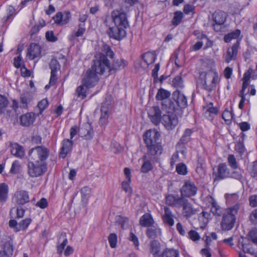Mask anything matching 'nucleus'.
<instances>
[{"label":"nucleus","mask_w":257,"mask_h":257,"mask_svg":"<svg viewBox=\"0 0 257 257\" xmlns=\"http://www.w3.org/2000/svg\"><path fill=\"white\" fill-rule=\"evenodd\" d=\"M2 248L3 250L0 251V257H12L14 251L13 242L7 241Z\"/></svg>","instance_id":"a878e982"},{"label":"nucleus","mask_w":257,"mask_h":257,"mask_svg":"<svg viewBox=\"0 0 257 257\" xmlns=\"http://www.w3.org/2000/svg\"><path fill=\"white\" fill-rule=\"evenodd\" d=\"M173 84L175 87L181 88L183 87V83L181 76H177L173 80Z\"/></svg>","instance_id":"bf43d9fd"},{"label":"nucleus","mask_w":257,"mask_h":257,"mask_svg":"<svg viewBox=\"0 0 257 257\" xmlns=\"http://www.w3.org/2000/svg\"><path fill=\"white\" fill-rule=\"evenodd\" d=\"M146 235L149 238H157L161 235V229L157 226L152 225L147 229Z\"/></svg>","instance_id":"bb28decb"},{"label":"nucleus","mask_w":257,"mask_h":257,"mask_svg":"<svg viewBox=\"0 0 257 257\" xmlns=\"http://www.w3.org/2000/svg\"><path fill=\"white\" fill-rule=\"evenodd\" d=\"M183 14L181 11L175 12L174 17L172 20V24L174 26L179 25L183 19Z\"/></svg>","instance_id":"58836bf2"},{"label":"nucleus","mask_w":257,"mask_h":257,"mask_svg":"<svg viewBox=\"0 0 257 257\" xmlns=\"http://www.w3.org/2000/svg\"><path fill=\"white\" fill-rule=\"evenodd\" d=\"M41 54V47L36 44H31L28 50L27 56L31 59L34 60L35 58L40 57Z\"/></svg>","instance_id":"aec40b11"},{"label":"nucleus","mask_w":257,"mask_h":257,"mask_svg":"<svg viewBox=\"0 0 257 257\" xmlns=\"http://www.w3.org/2000/svg\"><path fill=\"white\" fill-rule=\"evenodd\" d=\"M9 104V101L7 97L0 94V115L4 114Z\"/></svg>","instance_id":"c9c22d12"},{"label":"nucleus","mask_w":257,"mask_h":257,"mask_svg":"<svg viewBox=\"0 0 257 257\" xmlns=\"http://www.w3.org/2000/svg\"><path fill=\"white\" fill-rule=\"evenodd\" d=\"M244 139H239L235 146V150L240 155H242L245 151V148L243 144Z\"/></svg>","instance_id":"79ce46f5"},{"label":"nucleus","mask_w":257,"mask_h":257,"mask_svg":"<svg viewBox=\"0 0 257 257\" xmlns=\"http://www.w3.org/2000/svg\"><path fill=\"white\" fill-rule=\"evenodd\" d=\"M32 97L29 93H24L20 96V107L22 108H27L28 104L31 101Z\"/></svg>","instance_id":"72a5a7b5"},{"label":"nucleus","mask_w":257,"mask_h":257,"mask_svg":"<svg viewBox=\"0 0 257 257\" xmlns=\"http://www.w3.org/2000/svg\"><path fill=\"white\" fill-rule=\"evenodd\" d=\"M226 14L222 11H216L213 14L212 17L216 24L223 25L226 21Z\"/></svg>","instance_id":"c756f323"},{"label":"nucleus","mask_w":257,"mask_h":257,"mask_svg":"<svg viewBox=\"0 0 257 257\" xmlns=\"http://www.w3.org/2000/svg\"><path fill=\"white\" fill-rule=\"evenodd\" d=\"M117 222L122 229H125L128 226V219L126 217L119 216Z\"/></svg>","instance_id":"4d7b16f0"},{"label":"nucleus","mask_w":257,"mask_h":257,"mask_svg":"<svg viewBox=\"0 0 257 257\" xmlns=\"http://www.w3.org/2000/svg\"><path fill=\"white\" fill-rule=\"evenodd\" d=\"M11 154L17 158L22 159L25 156V150L23 147L17 143L11 145Z\"/></svg>","instance_id":"5701e85b"},{"label":"nucleus","mask_w":257,"mask_h":257,"mask_svg":"<svg viewBox=\"0 0 257 257\" xmlns=\"http://www.w3.org/2000/svg\"><path fill=\"white\" fill-rule=\"evenodd\" d=\"M188 237L194 241L198 240L200 239L199 234L197 232L194 230H191L189 231Z\"/></svg>","instance_id":"e2e57ef3"},{"label":"nucleus","mask_w":257,"mask_h":257,"mask_svg":"<svg viewBox=\"0 0 257 257\" xmlns=\"http://www.w3.org/2000/svg\"><path fill=\"white\" fill-rule=\"evenodd\" d=\"M240 45V40H237L231 47V51L228 49L225 56V61L230 62L232 60L235 59L237 54L238 50Z\"/></svg>","instance_id":"412c9836"},{"label":"nucleus","mask_w":257,"mask_h":257,"mask_svg":"<svg viewBox=\"0 0 257 257\" xmlns=\"http://www.w3.org/2000/svg\"><path fill=\"white\" fill-rule=\"evenodd\" d=\"M197 187L193 182L186 181L180 189V196L186 198L194 196L197 194Z\"/></svg>","instance_id":"9d476101"},{"label":"nucleus","mask_w":257,"mask_h":257,"mask_svg":"<svg viewBox=\"0 0 257 257\" xmlns=\"http://www.w3.org/2000/svg\"><path fill=\"white\" fill-rule=\"evenodd\" d=\"M170 95L171 93L170 91L161 88L158 91L156 96V99L157 100H162V102L161 105H162L163 103L165 101H172V100L167 99Z\"/></svg>","instance_id":"cd10ccee"},{"label":"nucleus","mask_w":257,"mask_h":257,"mask_svg":"<svg viewBox=\"0 0 257 257\" xmlns=\"http://www.w3.org/2000/svg\"><path fill=\"white\" fill-rule=\"evenodd\" d=\"M112 97L110 95H107L105 97V100L102 103L101 106L106 107L108 110H111V104L112 101Z\"/></svg>","instance_id":"5fc2aeb1"},{"label":"nucleus","mask_w":257,"mask_h":257,"mask_svg":"<svg viewBox=\"0 0 257 257\" xmlns=\"http://www.w3.org/2000/svg\"><path fill=\"white\" fill-rule=\"evenodd\" d=\"M8 15L6 17L3 18V22L6 23L11 17L15 15V9L12 6H9L7 9Z\"/></svg>","instance_id":"864d4df0"},{"label":"nucleus","mask_w":257,"mask_h":257,"mask_svg":"<svg viewBox=\"0 0 257 257\" xmlns=\"http://www.w3.org/2000/svg\"><path fill=\"white\" fill-rule=\"evenodd\" d=\"M172 97L173 99L172 101L175 103V111H177L179 109H184L187 107V97L180 90H176L173 93Z\"/></svg>","instance_id":"9b49d317"},{"label":"nucleus","mask_w":257,"mask_h":257,"mask_svg":"<svg viewBox=\"0 0 257 257\" xmlns=\"http://www.w3.org/2000/svg\"><path fill=\"white\" fill-rule=\"evenodd\" d=\"M182 207V214L186 218H189L196 213V209L193 207L188 199L183 197L178 208Z\"/></svg>","instance_id":"ddd939ff"},{"label":"nucleus","mask_w":257,"mask_h":257,"mask_svg":"<svg viewBox=\"0 0 257 257\" xmlns=\"http://www.w3.org/2000/svg\"><path fill=\"white\" fill-rule=\"evenodd\" d=\"M229 178H233L238 181H241L242 179V175L241 173L237 171H233L232 172H230Z\"/></svg>","instance_id":"338daca9"},{"label":"nucleus","mask_w":257,"mask_h":257,"mask_svg":"<svg viewBox=\"0 0 257 257\" xmlns=\"http://www.w3.org/2000/svg\"><path fill=\"white\" fill-rule=\"evenodd\" d=\"M31 222L32 219L30 218H27L25 219H23L19 223V228L18 229V230H19V231L25 230L27 228Z\"/></svg>","instance_id":"a18cd8bd"},{"label":"nucleus","mask_w":257,"mask_h":257,"mask_svg":"<svg viewBox=\"0 0 257 257\" xmlns=\"http://www.w3.org/2000/svg\"><path fill=\"white\" fill-rule=\"evenodd\" d=\"M111 17L114 26L106 24L108 27L106 33L110 38L120 41L126 36L125 29L129 26L126 14L121 10H114L111 13Z\"/></svg>","instance_id":"f03ea898"},{"label":"nucleus","mask_w":257,"mask_h":257,"mask_svg":"<svg viewBox=\"0 0 257 257\" xmlns=\"http://www.w3.org/2000/svg\"><path fill=\"white\" fill-rule=\"evenodd\" d=\"M148 116L151 122L156 125L162 122V111L158 106L151 107L148 111Z\"/></svg>","instance_id":"4468645a"},{"label":"nucleus","mask_w":257,"mask_h":257,"mask_svg":"<svg viewBox=\"0 0 257 257\" xmlns=\"http://www.w3.org/2000/svg\"><path fill=\"white\" fill-rule=\"evenodd\" d=\"M240 208V204L237 203L226 209L222 214L221 227L222 230H230L234 226L236 221V214Z\"/></svg>","instance_id":"0eeeda50"},{"label":"nucleus","mask_w":257,"mask_h":257,"mask_svg":"<svg viewBox=\"0 0 257 257\" xmlns=\"http://www.w3.org/2000/svg\"><path fill=\"white\" fill-rule=\"evenodd\" d=\"M73 141L70 139H65L62 142V147L59 152V157L64 159L66 156L71 151Z\"/></svg>","instance_id":"a211bd4d"},{"label":"nucleus","mask_w":257,"mask_h":257,"mask_svg":"<svg viewBox=\"0 0 257 257\" xmlns=\"http://www.w3.org/2000/svg\"><path fill=\"white\" fill-rule=\"evenodd\" d=\"M208 201L211 204L210 211L214 215L220 216L223 214L222 208L217 204L216 200L212 196L208 197Z\"/></svg>","instance_id":"4be33fe9"},{"label":"nucleus","mask_w":257,"mask_h":257,"mask_svg":"<svg viewBox=\"0 0 257 257\" xmlns=\"http://www.w3.org/2000/svg\"><path fill=\"white\" fill-rule=\"evenodd\" d=\"M9 187L5 183H0V202L5 203L8 199Z\"/></svg>","instance_id":"2f4dec72"},{"label":"nucleus","mask_w":257,"mask_h":257,"mask_svg":"<svg viewBox=\"0 0 257 257\" xmlns=\"http://www.w3.org/2000/svg\"><path fill=\"white\" fill-rule=\"evenodd\" d=\"M25 210L21 207H13L10 211V218L17 219L22 218L24 217Z\"/></svg>","instance_id":"7c9ffc66"},{"label":"nucleus","mask_w":257,"mask_h":257,"mask_svg":"<svg viewBox=\"0 0 257 257\" xmlns=\"http://www.w3.org/2000/svg\"><path fill=\"white\" fill-rule=\"evenodd\" d=\"M148 155L154 156L162 153L160 134L156 130H148L143 136Z\"/></svg>","instance_id":"20e7f679"},{"label":"nucleus","mask_w":257,"mask_h":257,"mask_svg":"<svg viewBox=\"0 0 257 257\" xmlns=\"http://www.w3.org/2000/svg\"><path fill=\"white\" fill-rule=\"evenodd\" d=\"M230 170L225 163H220L217 166V172H213V176H215L214 181H219L229 178Z\"/></svg>","instance_id":"f8f14e48"},{"label":"nucleus","mask_w":257,"mask_h":257,"mask_svg":"<svg viewBox=\"0 0 257 257\" xmlns=\"http://www.w3.org/2000/svg\"><path fill=\"white\" fill-rule=\"evenodd\" d=\"M194 131L191 128H186L176 144V148L182 154L185 155L186 153L187 148L185 146L189 142L191 141V136Z\"/></svg>","instance_id":"1a4fd4ad"},{"label":"nucleus","mask_w":257,"mask_h":257,"mask_svg":"<svg viewBox=\"0 0 257 257\" xmlns=\"http://www.w3.org/2000/svg\"><path fill=\"white\" fill-rule=\"evenodd\" d=\"M101 55H104L108 61V68L105 69V71L108 70L110 72V73L121 70L127 65V62L123 59L114 60L111 65L107 57L113 59L114 56V53L112 51L110 47L105 44H103L101 48V52L96 56L97 57H100Z\"/></svg>","instance_id":"423d86ee"},{"label":"nucleus","mask_w":257,"mask_h":257,"mask_svg":"<svg viewBox=\"0 0 257 257\" xmlns=\"http://www.w3.org/2000/svg\"><path fill=\"white\" fill-rule=\"evenodd\" d=\"M183 198L179 195H169L166 198V201L168 205L178 208Z\"/></svg>","instance_id":"b1692460"},{"label":"nucleus","mask_w":257,"mask_h":257,"mask_svg":"<svg viewBox=\"0 0 257 257\" xmlns=\"http://www.w3.org/2000/svg\"><path fill=\"white\" fill-rule=\"evenodd\" d=\"M154 223L150 214L145 213L140 219V224L143 227H151Z\"/></svg>","instance_id":"c85d7f7f"},{"label":"nucleus","mask_w":257,"mask_h":257,"mask_svg":"<svg viewBox=\"0 0 257 257\" xmlns=\"http://www.w3.org/2000/svg\"><path fill=\"white\" fill-rule=\"evenodd\" d=\"M227 161L228 165L233 170H235L238 168V163L233 155L230 154L228 156Z\"/></svg>","instance_id":"37998d69"},{"label":"nucleus","mask_w":257,"mask_h":257,"mask_svg":"<svg viewBox=\"0 0 257 257\" xmlns=\"http://www.w3.org/2000/svg\"><path fill=\"white\" fill-rule=\"evenodd\" d=\"M146 156L143 157L144 163L141 168V172L145 174L148 173L153 169V164L150 160H146Z\"/></svg>","instance_id":"473e14b6"},{"label":"nucleus","mask_w":257,"mask_h":257,"mask_svg":"<svg viewBox=\"0 0 257 257\" xmlns=\"http://www.w3.org/2000/svg\"><path fill=\"white\" fill-rule=\"evenodd\" d=\"M241 34V31L239 29L235 30L234 31L228 33L224 37V41L226 43H229L232 39H237Z\"/></svg>","instance_id":"f704fd0d"},{"label":"nucleus","mask_w":257,"mask_h":257,"mask_svg":"<svg viewBox=\"0 0 257 257\" xmlns=\"http://www.w3.org/2000/svg\"><path fill=\"white\" fill-rule=\"evenodd\" d=\"M131 181L125 180L123 181L121 183L122 189L126 192L129 194L132 193V189L130 187V183Z\"/></svg>","instance_id":"13d9d810"},{"label":"nucleus","mask_w":257,"mask_h":257,"mask_svg":"<svg viewBox=\"0 0 257 257\" xmlns=\"http://www.w3.org/2000/svg\"><path fill=\"white\" fill-rule=\"evenodd\" d=\"M242 250L244 253H247L250 254H254V252L252 248L251 245L250 243H242L241 244Z\"/></svg>","instance_id":"6e6d98bb"},{"label":"nucleus","mask_w":257,"mask_h":257,"mask_svg":"<svg viewBox=\"0 0 257 257\" xmlns=\"http://www.w3.org/2000/svg\"><path fill=\"white\" fill-rule=\"evenodd\" d=\"M160 250V243L157 240H153L150 242V252L153 255L158 253Z\"/></svg>","instance_id":"4c0bfd02"},{"label":"nucleus","mask_w":257,"mask_h":257,"mask_svg":"<svg viewBox=\"0 0 257 257\" xmlns=\"http://www.w3.org/2000/svg\"><path fill=\"white\" fill-rule=\"evenodd\" d=\"M163 252L165 257H179V252L173 249L167 248Z\"/></svg>","instance_id":"49530a36"},{"label":"nucleus","mask_w":257,"mask_h":257,"mask_svg":"<svg viewBox=\"0 0 257 257\" xmlns=\"http://www.w3.org/2000/svg\"><path fill=\"white\" fill-rule=\"evenodd\" d=\"M218 76L217 73H207L203 80L200 83V87L207 92L212 91L216 87Z\"/></svg>","instance_id":"6e6552de"},{"label":"nucleus","mask_w":257,"mask_h":257,"mask_svg":"<svg viewBox=\"0 0 257 257\" xmlns=\"http://www.w3.org/2000/svg\"><path fill=\"white\" fill-rule=\"evenodd\" d=\"M101 115L99 120V124L101 126H105L108 123V118L111 113V110H108L104 106L101 107Z\"/></svg>","instance_id":"393cba45"},{"label":"nucleus","mask_w":257,"mask_h":257,"mask_svg":"<svg viewBox=\"0 0 257 257\" xmlns=\"http://www.w3.org/2000/svg\"><path fill=\"white\" fill-rule=\"evenodd\" d=\"M48 203L47 200L45 198H41L39 201H38L36 204V206L40 207L41 209H45L47 207Z\"/></svg>","instance_id":"69168bd1"},{"label":"nucleus","mask_w":257,"mask_h":257,"mask_svg":"<svg viewBox=\"0 0 257 257\" xmlns=\"http://www.w3.org/2000/svg\"><path fill=\"white\" fill-rule=\"evenodd\" d=\"M16 203L20 205H24L30 201V197L28 191L21 190L17 191L14 194Z\"/></svg>","instance_id":"dca6fc26"},{"label":"nucleus","mask_w":257,"mask_h":257,"mask_svg":"<svg viewBox=\"0 0 257 257\" xmlns=\"http://www.w3.org/2000/svg\"><path fill=\"white\" fill-rule=\"evenodd\" d=\"M7 241H9V243L13 242L12 239L10 236L0 234V245L2 247L4 246Z\"/></svg>","instance_id":"0e129e2a"},{"label":"nucleus","mask_w":257,"mask_h":257,"mask_svg":"<svg viewBox=\"0 0 257 257\" xmlns=\"http://www.w3.org/2000/svg\"><path fill=\"white\" fill-rule=\"evenodd\" d=\"M108 61L104 55L100 57H97L96 55L91 68L87 70L82 79V83L85 85L86 88L93 87L99 80L97 74H103L105 69L108 68Z\"/></svg>","instance_id":"7ed1b4c3"},{"label":"nucleus","mask_w":257,"mask_h":257,"mask_svg":"<svg viewBox=\"0 0 257 257\" xmlns=\"http://www.w3.org/2000/svg\"><path fill=\"white\" fill-rule=\"evenodd\" d=\"M88 88L85 87V85H83V84L82 83L81 85L77 88L76 93L78 97L84 99L86 97V92Z\"/></svg>","instance_id":"a19ab883"},{"label":"nucleus","mask_w":257,"mask_h":257,"mask_svg":"<svg viewBox=\"0 0 257 257\" xmlns=\"http://www.w3.org/2000/svg\"><path fill=\"white\" fill-rule=\"evenodd\" d=\"M176 172L180 175H185L187 173V167L183 163H179L176 166Z\"/></svg>","instance_id":"603ef678"},{"label":"nucleus","mask_w":257,"mask_h":257,"mask_svg":"<svg viewBox=\"0 0 257 257\" xmlns=\"http://www.w3.org/2000/svg\"><path fill=\"white\" fill-rule=\"evenodd\" d=\"M86 29H79L76 32L72 33L69 37V40L71 41H74L76 37H81L85 32Z\"/></svg>","instance_id":"8fccbe9b"},{"label":"nucleus","mask_w":257,"mask_h":257,"mask_svg":"<svg viewBox=\"0 0 257 257\" xmlns=\"http://www.w3.org/2000/svg\"><path fill=\"white\" fill-rule=\"evenodd\" d=\"M222 117L227 124H229L233 118L232 113L228 110L225 109L222 113Z\"/></svg>","instance_id":"de8ad7c7"},{"label":"nucleus","mask_w":257,"mask_h":257,"mask_svg":"<svg viewBox=\"0 0 257 257\" xmlns=\"http://www.w3.org/2000/svg\"><path fill=\"white\" fill-rule=\"evenodd\" d=\"M55 23L57 25H64L68 24L71 19V14L69 11L57 13L53 17Z\"/></svg>","instance_id":"f3484780"},{"label":"nucleus","mask_w":257,"mask_h":257,"mask_svg":"<svg viewBox=\"0 0 257 257\" xmlns=\"http://www.w3.org/2000/svg\"><path fill=\"white\" fill-rule=\"evenodd\" d=\"M21 166L20 162L18 160H15L13 162L12 165L10 173L12 174H18L21 172Z\"/></svg>","instance_id":"ea45409f"},{"label":"nucleus","mask_w":257,"mask_h":257,"mask_svg":"<svg viewBox=\"0 0 257 257\" xmlns=\"http://www.w3.org/2000/svg\"><path fill=\"white\" fill-rule=\"evenodd\" d=\"M142 58L144 62L146 63L147 65H149L153 63L156 59V56L154 53L150 52H148L144 53L142 55Z\"/></svg>","instance_id":"e433bc0d"},{"label":"nucleus","mask_w":257,"mask_h":257,"mask_svg":"<svg viewBox=\"0 0 257 257\" xmlns=\"http://www.w3.org/2000/svg\"><path fill=\"white\" fill-rule=\"evenodd\" d=\"M46 38L50 42H54L57 40V38L54 36V33L52 31H47L46 33Z\"/></svg>","instance_id":"774afa93"},{"label":"nucleus","mask_w":257,"mask_h":257,"mask_svg":"<svg viewBox=\"0 0 257 257\" xmlns=\"http://www.w3.org/2000/svg\"><path fill=\"white\" fill-rule=\"evenodd\" d=\"M175 103L172 101H165L162 104V109L167 114L162 117V123L168 131L174 130L179 123V119L175 111Z\"/></svg>","instance_id":"39448f33"},{"label":"nucleus","mask_w":257,"mask_h":257,"mask_svg":"<svg viewBox=\"0 0 257 257\" xmlns=\"http://www.w3.org/2000/svg\"><path fill=\"white\" fill-rule=\"evenodd\" d=\"M251 240L257 244V228H255L250 230L248 233Z\"/></svg>","instance_id":"680f3d73"},{"label":"nucleus","mask_w":257,"mask_h":257,"mask_svg":"<svg viewBox=\"0 0 257 257\" xmlns=\"http://www.w3.org/2000/svg\"><path fill=\"white\" fill-rule=\"evenodd\" d=\"M218 108L217 107H213V103H210L207 106V108L205 113V114H207L208 113L217 114L218 113Z\"/></svg>","instance_id":"052dcab7"},{"label":"nucleus","mask_w":257,"mask_h":257,"mask_svg":"<svg viewBox=\"0 0 257 257\" xmlns=\"http://www.w3.org/2000/svg\"><path fill=\"white\" fill-rule=\"evenodd\" d=\"M50 68L51 70V72L57 73L58 70L60 69V66L58 60L55 58L51 59L50 64Z\"/></svg>","instance_id":"09e8293b"},{"label":"nucleus","mask_w":257,"mask_h":257,"mask_svg":"<svg viewBox=\"0 0 257 257\" xmlns=\"http://www.w3.org/2000/svg\"><path fill=\"white\" fill-rule=\"evenodd\" d=\"M33 112H28L20 116V123L23 126H29L34 122L36 116Z\"/></svg>","instance_id":"6ab92c4d"},{"label":"nucleus","mask_w":257,"mask_h":257,"mask_svg":"<svg viewBox=\"0 0 257 257\" xmlns=\"http://www.w3.org/2000/svg\"><path fill=\"white\" fill-rule=\"evenodd\" d=\"M49 103L46 98L43 99L39 101L37 104V107L39 108L40 111L37 115L41 114L44 110L48 106Z\"/></svg>","instance_id":"c03bdc74"},{"label":"nucleus","mask_w":257,"mask_h":257,"mask_svg":"<svg viewBox=\"0 0 257 257\" xmlns=\"http://www.w3.org/2000/svg\"><path fill=\"white\" fill-rule=\"evenodd\" d=\"M79 135L85 140H90L92 138L94 132L91 124L86 122L83 124L78 130Z\"/></svg>","instance_id":"2eb2a0df"},{"label":"nucleus","mask_w":257,"mask_h":257,"mask_svg":"<svg viewBox=\"0 0 257 257\" xmlns=\"http://www.w3.org/2000/svg\"><path fill=\"white\" fill-rule=\"evenodd\" d=\"M109 245L111 248H114L116 246L117 236L114 233H110L108 238Z\"/></svg>","instance_id":"3c124183"},{"label":"nucleus","mask_w":257,"mask_h":257,"mask_svg":"<svg viewBox=\"0 0 257 257\" xmlns=\"http://www.w3.org/2000/svg\"><path fill=\"white\" fill-rule=\"evenodd\" d=\"M49 154V150L44 146H38L29 150L27 167L28 174L30 177H40L47 172V160Z\"/></svg>","instance_id":"f257e3e1"}]
</instances>
